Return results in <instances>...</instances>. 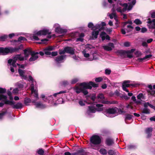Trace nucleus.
<instances>
[{"instance_id":"1","label":"nucleus","mask_w":155,"mask_h":155,"mask_svg":"<svg viewBox=\"0 0 155 155\" xmlns=\"http://www.w3.org/2000/svg\"><path fill=\"white\" fill-rule=\"evenodd\" d=\"M98 87V84L90 81L88 83L84 82L80 83L78 86H75L74 89L77 94L82 93L84 95H86L88 93L87 89H91L92 87L96 88Z\"/></svg>"},{"instance_id":"2","label":"nucleus","mask_w":155,"mask_h":155,"mask_svg":"<svg viewBox=\"0 0 155 155\" xmlns=\"http://www.w3.org/2000/svg\"><path fill=\"white\" fill-rule=\"evenodd\" d=\"M23 45L21 44L18 47L13 48L11 47L6 48L0 47V55H6L9 53H12L18 51L22 49Z\"/></svg>"},{"instance_id":"3","label":"nucleus","mask_w":155,"mask_h":155,"mask_svg":"<svg viewBox=\"0 0 155 155\" xmlns=\"http://www.w3.org/2000/svg\"><path fill=\"white\" fill-rule=\"evenodd\" d=\"M7 97L3 94H0V101L4 100L3 101L4 103H0V107H2L4 104H9L10 105H13L15 103L13 101H10L7 100Z\"/></svg>"},{"instance_id":"4","label":"nucleus","mask_w":155,"mask_h":155,"mask_svg":"<svg viewBox=\"0 0 155 155\" xmlns=\"http://www.w3.org/2000/svg\"><path fill=\"white\" fill-rule=\"evenodd\" d=\"M101 141L100 137L97 135H93L90 138V142L94 145H99Z\"/></svg>"},{"instance_id":"5","label":"nucleus","mask_w":155,"mask_h":155,"mask_svg":"<svg viewBox=\"0 0 155 155\" xmlns=\"http://www.w3.org/2000/svg\"><path fill=\"white\" fill-rule=\"evenodd\" d=\"M51 34V32L48 29H44L40 30L36 32L35 35L37 36L46 35H50Z\"/></svg>"},{"instance_id":"6","label":"nucleus","mask_w":155,"mask_h":155,"mask_svg":"<svg viewBox=\"0 0 155 155\" xmlns=\"http://www.w3.org/2000/svg\"><path fill=\"white\" fill-rule=\"evenodd\" d=\"M39 54L38 52H35L33 51L31 54V57L29 59V61H32L36 60L38 58L37 55Z\"/></svg>"},{"instance_id":"7","label":"nucleus","mask_w":155,"mask_h":155,"mask_svg":"<svg viewBox=\"0 0 155 155\" xmlns=\"http://www.w3.org/2000/svg\"><path fill=\"white\" fill-rule=\"evenodd\" d=\"M103 48L105 51H111L114 48V46L113 43L110 42L108 44V45L103 46Z\"/></svg>"},{"instance_id":"8","label":"nucleus","mask_w":155,"mask_h":155,"mask_svg":"<svg viewBox=\"0 0 155 155\" xmlns=\"http://www.w3.org/2000/svg\"><path fill=\"white\" fill-rule=\"evenodd\" d=\"M64 51L66 53L72 55L75 53V49L70 47L66 46L64 47Z\"/></svg>"},{"instance_id":"9","label":"nucleus","mask_w":155,"mask_h":155,"mask_svg":"<svg viewBox=\"0 0 155 155\" xmlns=\"http://www.w3.org/2000/svg\"><path fill=\"white\" fill-rule=\"evenodd\" d=\"M148 18L147 23L150 24L149 28L150 29H151L153 27L155 26V19L151 20L150 16H148Z\"/></svg>"},{"instance_id":"10","label":"nucleus","mask_w":155,"mask_h":155,"mask_svg":"<svg viewBox=\"0 0 155 155\" xmlns=\"http://www.w3.org/2000/svg\"><path fill=\"white\" fill-rule=\"evenodd\" d=\"M153 131V128L148 127L145 130V132L147 134V138H150L152 135V132Z\"/></svg>"},{"instance_id":"11","label":"nucleus","mask_w":155,"mask_h":155,"mask_svg":"<svg viewBox=\"0 0 155 155\" xmlns=\"http://www.w3.org/2000/svg\"><path fill=\"white\" fill-rule=\"evenodd\" d=\"M117 111V110L115 108H109L106 110L105 112L106 113V115L107 116V114H115Z\"/></svg>"},{"instance_id":"12","label":"nucleus","mask_w":155,"mask_h":155,"mask_svg":"<svg viewBox=\"0 0 155 155\" xmlns=\"http://www.w3.org/2000/svg\"><path fill=\"white\" fill-rule=\"evenodd\" d=\"M66 55H61L57 57L55 59V61L57 63H60L62 62V61L65 58Z\"/></svg>"},{"instance_id":"13","label":"nucleus","mask_w":155,"mask_h":155,"mask_svg":"<svg viewBox=\"0 0 155 155\" xmlns=\"http://www.w3.org/2000/svg\"><path fill=\"white\" fill-rule=\"evenodd\" d=\"M17 58L15 56L13 58V59H9L8 61V63L9 64H11L12 62V65L14 67H16V66L15 64V63L17 61Z\"/></svg>"},{"instance_id":"14","label":"nucleus","mask_w":155,"mask_h":155,"mask_svg":"<svg viewBox=\"0 0 155 155\" xmlns=\"http://www.w3.org/2000/svg\"><path fill=\"white\" fill-rule=\"evenodd\" d=\"M96 108L92 106H88V109L87 111V113L89 114L90 113H95L96 112Z\"/></svg>"},{"instance_id":"15","label":"nucleus","mask_w":155,"mask_h":155,"mask_svg":"<svg viewBox=\"0 0 155 155\" xmlns=\"http://www.w3.org/2000/svg\"><path fill=\"white\" fill-rule=\"evenodd\" d=\"M55 31L56 32L60 34L66 33L67 31L66 29H63L60 27H57L56 28Z\"/></svg>"},{"instance_id":"16","label":"nucleus","mask_w":155,"mask_h":155,"mask_svg":"<svg viewBox=\"0 0 155 155\" xmlns=\"http://www.w3.org/2000/svg\"><path fill=\"white\" fill-rule=\"evenodd\" d=\"M99 30L98 31H94V30L92 32V39H95L97 38V36L99 34Z\"/></svg>"},{"instance_id":"17","label":"nucleus","mask_w":155,"mask_h":155,"mask_svg":"<svg viewBox=\"0 0 155 155\" xmlns=\"http://www.w3.org/2000/svg\"><path fill=\"white\" fill-rule=\"evenodd\" d=\"M105 143L107 145L110 146L114 143V140L111 138H107L106 139Z\"/></svg>"},{"instance_id":"18","label":"nucleus","mask_w":155,"mask_h":155,"mask_svg":"<svg viewBox=\"0 0 155 155\" xmlns=\"http://www.w3.org/2000/svg\"><path fill=\"white\" fill-rule=\"evenodd\" d=\"M18 72L19 75L22 78H23L25 79H26L27 77L24 75L25 72L23 70L19 69H18Z\"/></svg>"},{"instance_id":"19","label":"nucleus","mask_w":155,"mask_h":155,"mask_svg":"<svg viewBox=\"0 0 155 155\" xmlns=\"http://www.w3.org/2000/svg\"><path fill=\"white\" fill-rule=\"evenodd\" d=\"M22 107V104L21 103H18L14 105L13 107V108L14 109H21Z\"/></svg>"},{"instance_id":"20","label":"nucleus","mask_w":155,"mask_h":155,"mask_svg":"<svg viewBox=\"0 0 155 155\" xmlns=\"http://www.w3.org/2000/svg\"><path fill=\"white\" fill-rule=\"evenodd\" d=\"M22 41H27V39L24 37L20 36L18 38V40H14V42H21Z\"/></svg>"},{"instance_id":"21","label":"nucleus","mask_w":155,"mask_h":155,"mask_svg":"<svg viewBox=\"0 0 155 155\" xmlns=\"http://www.w3.org/2000/svg\"><path fill=\"white\" fill-rule=\"evenodd\" d=\"M84 150L83 149H81L78 150L77 152L71 153V155H78L79 153H84Z\"/></svg>"},{"instance_id":"22","label":"nucleus","mask_w":155,"mask_h":155,"mask_svg":"<svg viewBox=\"0 0 155 155\" xmlns=\"http://www.w3.org/2000/svg\"><path fill=\"white\" fill-rule=\"evenodd\" d=\"M96 106L98 107L96 109V110L97 111H101L103 110V108L101 107L103 106V105L100 104H97L96 105Z\"/></svg>"},{"instance_id":"23","label":"nucleus","mask_w":155,"mask_h":155,"mask_svg":"<svg viewBox=\"0 0 155 155\" xmlns=\"http://www.w3.org/2000/svg\"><path fill=\"white\" fill-rule=\"evenodd\" d=\"M31 99L28 97H25L24 100V103L26 105H28L29 103H31Z\"/></svg>"},{"instance_id":"24","label":"nucleus","mask_w":155,"mask_h":155,"mask_svg":"<svg viewBox=\"0 0 155 155\" xmlns=\"http://www.w3.org/2000/svg\"><path fill=\"white\" fill-rule=\"evenodd\" d=\"M21 54H16L15 55V57L17 58V59H18L20 61H23L24 60V57L21 56Z\"/></svg>"},{"instance_id":"25","label":"nucleus","mask_w":155,"mask_h":155,"mask_svg":"<svg viewBox=\"0 0 155 155\" xmlns=\"http://www.w3.org/2000/svg\"><path fill=\"white\" fill-rule=\"evenodd\" d=\"M106 35V33L104 31H102L100 34V36L101 37L102 40L104 41L105 39V35Z\"/></svg>"},{"instance_id":"26","label":"nucleus","mask_w":155,"mask_h":155,"mask_svg":"<svg viewBox=\"0 0 155 155\" xmlns=\"http://www.w3.org/2000/svg\"><path fill=\"white\" fill-rule=\"evenodd\" d=\"M37 153L40 155H44V151L41 148H39L38 150L37 151Z\"/></svg>"},{"instance_id":"27","label":"nucleus","mask_w":155,"mask_h":155,"mask_svg":"<svg viewBox=\"0 0 155 155\" xmlns=\"http://www.w3.org/2000/svg\"><path fill=\"white\" fill-rule=\"evenodd\" d=\"M133 117V116L130 114H127L126 115V117L125 118V120H130Z\"/></svg>"},{"instance_id":"28","label":"nucleus","mask_w":155,"mask_h":155,"mask_svg":"<svg viewBox=\"0 0 155 155\" xmlns=\"http://www.w3.org/2000/svg\"><path fill=\"white\" fill-rule=\"evenodd\" d=\"M100 153L103 155H106L107 154V150L104 149H101L100 150Z\"/></svg>"},{"instance_id":"29","label":"nucleus","mask_w":155,"mask_h":155,"mask_svg":"<svg viewBox=\"0 0 155 155\" xmlns=\"http://www.w3.org/2000/svg\"><path fill=\"white\" fill-rule=\"evenodd\" d=\"M8 38V36L6 35H4L0 37V41H5Z\"/></svg>"},{"instance_id":"30","label":"nucleus","mask_w":155,"mask_h":155,"mask_svg":"<svg viewBox=\"0 0 155 155\" xmlns=\"http://www.w3.org/2000/svg\"><path fill=\"white\" fill-rule=\"evenodd\" d=\"M142 113L143 114H149L150 113V111L149 109L146 108H145L143 109Z\"/></svg>"},{"instance_id":"31","label":"nucleus","mask_w":155,"mask_h":155,"mask_svg":"<svg viewBox=\"0 0 155 155\" xmlns=\"http://www.w3.org/2000/svg\"><path fill=\"white\" fill-rule=\"evenodd\" d=\"M134 22L137 25H140L142 24V21L139 19H136L134 21Z\"/></svg>"},{"instance_id":"32","label":"nucleus","mask_w":155,"mask_h":155,"mask_svg":"<svg viewBox=\"0 0 155 155\" xmlns=\"http://www.w3.org/2000/svg\"><path fill=\"white\" fill-rule=\"evenodd\" d=\"M108 153L109 155H115L116 154V152L112 150H109Z\"/></svg>"},{"instance_id":"33","label":"nucleus","mask_w":155,"mask_h":155,"mask_svg":"<svg viewBox=\"0 0 155 155\" xmlns=\"http://www.w3.org/2000/svg\"><path fill=\"white\" fill-rule=\"evenodd\" d=\"M117 52L120 54L122 55H124L126 54H127V51L123 50H119L117 51Z\"/></svg>"},{"instance_id":"34","label":"nucleus","mask_w":155,"mask_h":155,"mask_svg":"<svg viewBox=\"0 0 155 155\" xmlns=\"http://www.w3.org/2000/svg\"><path fill=\"white\" fill-rule=\"evenodd\" d=\"M94 25L92 22H90L89 23L88 27L89 28H91V30H94Z\"/></svg>"},{"instance_id":"35","label":"nucleus","mask_w":155,"mask_h":155,"mask_svg":"<svg viewBox=\"0 0 155 155\" xmlns=\"http://www.w3.org/2000/svg\"><path fill=\"white\" fill-rule=\"evenodd\" d=\"M97 97L98 99H102L104 98V94L102 93H99L97 96Z\"/></svg>"},{"instance_id":"36","label":"nucleus","mask_w":155,"mask_h":155,"mask_svg":"<svg viewBox=\"0 0 155 155\" xmlns=\"http://www.w3.org/2000/svg\"><path fill=\"white\" fill-rule=\"evenodd\" d=\"M135 54L137 57H138L141 56L142 53L141 52L139 51H137L135 52Z\"/></svg>"},{"instance_id":"37","label":"nucleus","mask_w":155,"mask_h":155,"mask_svg":"<svg viewBox=\"0 0 155 155\" xmlns=\"http://www.w3.org/2000/svg\"><path fill=\"white\" fill-rule=\"evenodd\" d=\"M6 92V90L5 88L0 87V94H2L5 93Z\"/></svg>"},{"instance_id":"38","label":"nucleus","mask_w":155,"mask_h":155,"mask_svg":"<svg viewBox=\"0 0 155 155\" xmlns=\"http://www.w3.org/2000/svg\"><path fill=\"white\" fill-rule=\"evenodd\" d=\"M103 80L101 77H99L95 78V81L97 82H101Z\"/></svg>"},{"instance_id":"39","label":"nucleus","mask_w":155,"mask_h":155,"mask_svg":"<svg viewBox=\"0 0 155 155\" xmlns=\"http://www.w3.org/2000/svg\"><path fill=\"white\" fill-rule=\"evenodd\" d=\"M44 51L46 55H49L51 54V52L47 50L46 48L44 49Z\"/></svg>"},{"instance_id":"40","label":"nucleus","mask_w":155,"mask_h":155,"mask_svg":"<svg viewBox=\"0 0 155 155\" xmlns=\"http://www.w3.org/2000/svg\"><path fill=\"white\" fill-rule=\"evenodd\" d=\"M118 110V111L119 113L120 114H123L124 113H125L126 112L125 111L122 110L120 108L118 109L117 108H116Z\"/></svg>"},{"instance_id":"41","label":"nucleus","mask_w":155,"mask_h":155,"mask_svg":"<svg viewBox=\"0 0 155 155\" xmlns=\"http://www.w3.org/2000/svg\"><path fill=\"white\" fill-rule=\"evenodd\" d=\"M45 48L47 50H48L49 51H52L54 49V47L51 46H48Z\"/></svg>"},{"instance_id":"42","label":"nucleus","mask_w":155,"mask_h":155,"mask_svg":"<svg viewBox=\"0 0 155 155\" xmlns=\"http://www.w3.org/2000/svg\"><path fill=\"white\" fill-rule=\"evenodd\" d=\"M7 113V111H2V113H0V119H2L3 117Z\"/></svg>"},{"instance_id":"43","label":"nucleus","mask_w":155,"mask_h":155,"mask_svg":"<svg viewBox=\"0 0 155 155\" xmlns=\"http://www.w3.org/2000/svg\"><path fill=\"white\" fill-rule=\"evenodd\" d=\"M150 14L151 15V17L152 18H155V12H150Z\"/></svg>"},{"instance_id":"44","label":"nucleus","mask_w":155,"mask_h":155,"mask_svg":"<svg viewBox=\"0 0 155 155\" xmlns=\"http://www.w3.org/2000/svg\"><path fill=\"white\" fill-rule=\"evenodd\" d=\"M111 72V71L110 69H107L105 70V74H106L109 75Z\"/></svg>"},{"instance_id":"45","label":"nucleus","mask_w":155,"mask_h":155,"mask_svg":"<svg viewBox=\"0 0 155 155\" xmlns=\"http://www.w3.org/2000/svg\"><path fill=\"white\" fill-rule=\"evenodd\" d=\"M36 33L35 32L34 34L32 36L33 38L36 40H39V39L38 37L36 36L37 35H35Z\"/></svg>"},{"instance_id":"46","label":"nucleus","mask_w":155,"mask_h":155,"mask_svg":"<svg viewBox=\"0 0 155 155\" xmlns=\"http://www.w3.org/2000/svg\"><path fill=\"white\" fill-rule=\"evenodd\" d=\"M42 103L40 102L35 103V105L36 106V107L37 108H40L41 106Z\"/></svg>"},{"instance_id":"47","label":"nucleus","mask_w":155,"mask_h":155,"mask_svg":"<svg viewBox=\"0 0 155 155\" xmlns=\"http://www.w3.org/2000/svg\"><path fill=\"white\" fill-rule=\"evenodd\" d=\"M113 16L114 17H116V15L115 13L113 12L109 15V16L110 18L111 19H113Z\"/></svg>"},{"instance_id":"48","label":"nucleus","mask_w":155,"mask_h":155,"mask_svg":"<svg viewBox=\"0 0 155 155\" xmlns=\"http://www.w3.org/2000/svg\"><path fill=\"white\" fill-rule=\"evenodd\" d=\"M130 87V84H127L125 83V82H123L122 84V87H124L126 88V87Z\"/></svg>"},{"instance_id":"49","label":"nucleus","mask_w":155,"mask_h":155,"mask_svg":"<svg viewBox=\"0 0 155 155\" xmlns=\"http://www.w3.org/2000/svg\"><path fill=\"white\" fill-rule=\"evenodd\" d=\"M78 81V79L77 78H74L72 79L71 81V84H75Z\"/></svg>"},{"instance_id":"50","label":"nucleus","mask_w":155,"mask_h":155,"mask_svg":"<svg viewBox=\"0 0 155 155\" xmlns=\"http://www.w3.org/2000/svg\"><path fill=\"white\" fill-rule=\"evenodd\" d=\"M66 92V91H61L58 93L54 94H53V96L54 97H56L57 95H58V94H62V93H65Z\"/></svg>"},{"instance_id":"51","label":"nucleus","mask_w":155,"mask_h":155,"mask_svg":"<svg viewBox=\"0 0 155 155\" xmlns=\"http://www.w3.org/2000/svg\"><path fill=\"white\" fill-rule=\"evenodd\" d=\"M27 49V51H26L27 54H28L29 55H30V54H31V53L33 51H32L30 49L27 48V49Z\"/></svg>"},{"instance_id":"52","label":"nucleus","mask_w":155,"mask_h":155,"mask_svg":"<svg viewBox=\"0 0 155 155\" xmlns=\"http://www.w3.org/2000/svg\"><path fill=\"white\" fill-rule=\"evenodd\" d=\"M101 24V26H102V27L100 29H99V31H101V29H103V27L104 26H106V24L105 23V22H102L101 24Z\"/></svg>"},{"instance_id":"53","label":"nucleus","mask_w":155,"mask_h":155,"mask_svg":"<svg viewBox=\"0 0 155 155\" xmlns=\"http://www.w3.org/2000/svg\"><path fill=\"white\" fill-rule=\"evenodd\" d=\"M96 98V94H93L91 97V99L94 102L95 101Z\"/></svg>"},{"instance_id":"54","label":"nucleus","mask_w":155,"mask_h":155,"mask_svg":"<svg viewBox=\"0 0 155 155\" xmlns=\"http://www.w3.org/2000/svg\"><path fill=\"white\" fill-rule=\"evenodd\" d=\"M31 93L32 94L33 93H35V92H36L35 90L34 87L33 86V84H31Z\"/></svg>"},{"instance_id":"55","label":"nucleus","mask_w":155,"mask_h":155,"mask_svg":"<svg viewBox=\"0 0 155 155\" xmlns=\"http://www.w3.org/2000/svg\"><path fill=\"white\" fill-rule=\"evenodd\" d=\"M66 53L64 51V50L60 49L59 51V54H64Z\"/></svg>"},{"instance_id":"56","label":"nucleus","mask_w":155,"mask_h":155,"mask_svg":"<svg viewBox=\"0 0 155 155\" xmlns=\"http://www.w3.org/2000/svg\"><path fill=\"white\" fill-rule=\"evenodd\" d=\"M27 51V49H25L23 50L24 53L25 55V57L26 58H27L29 57V55L26 54V51Z\"/></svg>"},{"instance_id":"57","label":"nucleus","mask_w":155,"mask_h":155,"mask_svg":"<svg viewBox=\"0 0 155 155\" xmlns=\"http://www.w3.org/2000/svg\"><path fill=\"white\" fill-rule=\"evenodd\" d=\"M143 94L142 93L139 94L137 96L138 99H140L143 97Z\"/></svg>"},{"instance_id":"58","label":"nucleus","mask_w":155,"mask_h":155,"mask_svg":"<svg viewBox=\"0 0 155 155\" xmlns=\"http://www.w3.org/2000/svg\"><path fill=\"white\" fill-rule=\"evenodd\" d=\"M101 27V24H98L95 25V26H94V29H100Z\"/></svg>"},{"instance_id":"59","label":"nucleus","mask_w":155,"mask_h":155,"mask_svg":"<svg viewBox=\"0 0 155 155\" xmlns=\"http://www.w3.org/2000/svg\"><path fill=\"white\" fill-rule=\"evenodd\" d=\"M147 31V29L145 27H143L141 29V32L144 33Z\"/></svg>"},{"instance_id":"60","label":"nucleus","mask_w":155,"mask_h":155,"mask_svg":"<svg viewBox=\"0 0 155 155\" xmlns=\"http://www.w3.org/2000/svg\"><path fill=\"white\" fill-rule=\"evenodd\" d=\"M85 52H86V51L84 50L83 51V52L84 53V57L86 58L90 56L89 54L85 53Z\"/></svg>"},{"instance_id":"61","label":"nucleus","mask_w":155,"mask_h":155,"mask_svg":"<svg viewBox=\"0 0 155 155\" xmlns=\"http://www.w3.org/2000/svg\"><path fill=\"white\" fill-rule=\"evenodd\" d=\"M18 87L19 88H22L23 87L24 85L20 83H18Z\"/></svg>"},{"instance_id":"62","label":"nucleus","mask_w":155,"mask_h":155,"mask_svg":"<svg viewBox=\"0 0 155 155\" xmlns=\"http://www.w3.org/2000/svg\"><path fill=\"white\" fill-rule=\"evenodd\" d=\"M86 48L89 49H91L93 48V46L92 45L90 44H87L86 45Z\"/></svg>"},{"instance_id":"63","label":"nucleus","mask_w":155,"mask_h":155,"mask_svg":"<svg viewBox=\"0 0 155 155\" xmlns=\"http://www.w3.org/2000/svg\"><path fill=\"white\" fill-rule=\"evenodd\" d=\"M152 55L151 54L147 55L144 57L145 59H149L152 57Z\"/></svg>"},{"instance_id":"64","label":"nucleus","mask_w":155,"mask_h":155,"mask_svg":"<svg viewBox=\"0 0 155 155\" xmlns=\"http://www.w3.org/2000/svg\"><path fill=\"white\" fill-rule=\"evenodd\" d=\"M51 54L52 56H55L58 55V53L57 51L52 52Z\"/></svg>"}]
</instances>
